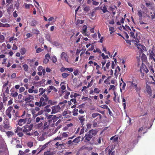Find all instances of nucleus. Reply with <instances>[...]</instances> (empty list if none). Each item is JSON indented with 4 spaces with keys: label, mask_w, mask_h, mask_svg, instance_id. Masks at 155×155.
Masks as SVG:
<instances>
[{
    "label": "nucleus",
    "mask_w": 155,
    "mask_h": 155,
    "mask_svg": "<svg viewBox=\"0 0 155 155\" xmlns=\"http://www.w3.org/2000/svg\"><path fill=\"white\" fill-rule=\"evenodd\" d=\"M130 84V86L133 89H135L136 92L139 95L141 90L140 86L138 85L137 81L136 80L133 79L131 81L128 82Z\"/></svg>",
    "instance_id": "nucleus-1"
},
{
    "label": "nucleus",
    "mask_w": 155,
    "mask_h": 155,
    "mask_svg": "<svg viewBox=\"0 0 155 155\" xmlns=\"http://www.w3.org/2000/svg\"><path fill=\"white\" fill-rule=\"evenodd\" d=\"M48 98L47 97V95L44 94L40 98V103L42 106H45L47 104L48 101Z\"/></svg>",
    "instance_id": "nucleus-2"
},
{
    "label": "nucleus",
    "mask_w": 155,
    "mask_h": 155,
    "mask_svg": "<svg viewBox=\"0 0 155 155\" xmlns=\"http://www.w3.org/2000/svg\"><path fill=\"white\" fill-rule=\"evenodd\" d=\"M60 56L61 58L63 61H65L68 63H69L68 60L69 57L67 53L62 52Z\"/></svg>",
    "instance_id": "nucleus-3"
},
{
    "label": "nucleus",
    "mask_w": 155,
    "mask_h": 155,
    "mask_svg": "<svg viewBox=\"0 0 155 155\" xmlns=\"http://www.w3.org/2000/svg\"><path fill=\"white\" fill-rule=\"evenodd\" d=\"M52 111L51 114H54L58 112L61 110L60 107L59 105H55L51 107Z\"/></svg>",
    "instance_id": "nucleus-4"
},
{
    "label": "nucleus",
    "mask_w": 155,
    "mask_h": 155,
    "mask_svg": "<svg viewBox=\"0 0 155 155\" xmlns=\"http://www.w3.org/2000/svg\"><path fill=\"white\" fill-rule=\"evenodd\" d=\"M34 97L35 95L34 94H28V95L25 97L24 100L26 102H31L34 99Z\"/></svg>",
    "instance_id": "nucleus-5"
},
{
    "label": "nucleus",
    "mask_w": 155,
    "mask_h": 155,
    "mask_svg": "<svg viewBox=\"0 0 155 155\" xmlns=\"http://www.w3.org/2000/svg\"><path fill=\"white\" fill-rule=\"evenodd\" d=\"M149 71L148 69L146 66L141 67L140 69V72L141 73V75L143 78L144 76V72L147 73Z\"/></svg>",
    "instance_id": "nucleus-6"
},
{
    "label": "nucleus",
    "mask_w": 155,
    "mask_h": 155,
    "mask_svg": "<svg viewBox=\"0 0 155 155\" xmlns=\"http://www.w3.org/2000/svg\"><path fill=\"white\" fill-rule=\"evenodd\" d=\"M92 135L90 134L89 132L85 134V136L83 138L84 139L85 141H90L92 138Z\"/></svg>",
    "instance_id": "nucleus-7"
},
{
    "label": "nucleus",
    "mask_w": 155,
    "mask_h": 155,
    "mask_svg": "<svg viewBox=\"0 0 155 155\" xmlns=\"http://www.w3.org/2000/svg\"><path fill=\"white\" fill-rule=\"evenodd\" d=\"M32 129V126L26 125L24 126V129L23 130V131L24 133H27L28 132L31 131Z\"/></svg>",
    "instance_id": "nucleus-8"
},
{
    "label": "nucleus",
    "mask_w": 155,
    "mask_h": 155,
    "mask_svg": "<svg viewBox=\"0 0 155 155\" xmlns=\"http://www.w3.org/2000/svg\"><path fill=\"white\" fill-rule=\"evenodd\" d=\"M12 109V107H9L6 110V114L7 116L9 118H11L12 117V115L11 113V112Z\"/></svg>",
    "instance_id": "nucleus-9"
},
{
    "label": "nucleus",
    "mask_w": 155,
    "mask_h": 155,
    "mask_svg": "<svg viewBox=\"0 0 155 155\" xmlns=\"http://www.w3.org/2000/svg\"><path fill=\"white\" fill-rule=\"evenodd\" d=\"M138 15L140 19H142V17H145L147 15L144 12H142L141 10L138 11Z\"/></svg>",
    "instance_id": "nucleus-10"
},
{
    "label": "nucleus",
    "mask_w": 155,
    "mask_h": 155,
    "mask_svg": "<svg viewBox=\"0 0 155 155\" xmlns=\"http://www.w3.org/2000/svg\"><path fill=\"white\" fill-rule=\"evenodd\" d=\"M26 134L30 136H32L33 137H35L39 135L37 131H34L31 133H26Z\"/></svg>",
    "instance_id": "nucleus-11"
},
{
    "label": "nucleus",
    "mask_w": 155,
    "mask_h": 155,
    "mask_svg": "<svg viewBox=\"0 0 155 155\" xmlns=\"http://www.w3.org/2000/svg\"><path fill=\"white\" fill-rule=\"evenodd\" d=\"M120 68L118 66H117L116 68V69L115 71V72L114 74V75L115 76V77L116 78H117L118 75L120 73Z\"/></svg>",
    "instance_id": "nucleus-12"
},
{
    "label": "nucleus",
    "mask_w": 155,
    "mask_h": 155,
    "mask_svg": "<svg viewBox=\"0 0 155 155\" xmlns=\"http://www.w3.org/2000/svg\"><path fill=\"white\" fill-rule=\"evenodd\" d=\"M26 119H20L18 120V125L21 126L22 125L25 124L26 122Z\"/></svg>",
    "instance_id": "nucleus-13"
},
{
    "label": "nucleus",
    "mask_w": 155,
    "mask_h": 155,
    "mask_svg": "<svg viewBox=\"0 0 155 155\" xmlns=\"http://www.w3.org/2000/svg\"><path fill=\"white\" fill-rule=\"evenodd\" d=\"M21 130L20 127H18L16 130L15 131V133H17V135L19 137H22L23 136V133L22 132H20V131Z\"/></svg>",
    "instance_id": "nucleus-14"
},
{
    "label": "nucleus",
    "mask_w": 155,
    "mask_h": 155,
    "mask_svg": "<svg viewBox=\"0 0 155 155\" xmlns=\"http://www.w3.org/2000/svg\"><path fill=\"white\" fill-rule=\"evenodd\" d=\"M69 132H63L61 133V137L62 139L63 138H65L68 137L69 136Z\"/></svg>",
    "instance_id": "nucleus-15"
},
{
    "label": "nucleus",
    "mask_w": 155,
    "mask_h": 155,
    "mask_svg": "<svg viewBox=\"0 0 155 155\" xmlns=\"http://www.w3.org/2000/svg\"><path fill=\"white\" fill-rule=\"evenodd\" d=\"M3 127L5 129H10V125L8 121H6L4 123Z\"/></svg>",
    "instance_id": "nucleus-16"
},
{
    "label": "nucleus",
    "mask_w": 155,
    "mask_h": 155,
    "mask_svg": "<svg viewBox=\"0 0 155 155\" xmlns=\"http://www.w3.org/2000/svg\"><path fill=\"white\" fill-rule=\"evenodd\" d=\"M132 41L134 43V44L137 45V48L139 49L141 46V44L140 43H139V41L138 40H133Z\"/></svg>",
    "instance_id": "nucleus-17"
},
{
    "label": "nucleus",
    "mask_w": 155,
    "mask_h": 155,
    "mask_svg": "<svg viewBox=\"0 0 155 155\" xmlns=\"http://www.w3.org/2000/svg\"><path fill=\"white\" fill-rule=\"evenodd\" d=\"M92 117L93 118H95L97 117L98 118H99L100 119L101 118V115L97 113H94L92 114Z\"/></svg>",
    "instance_id": "nucleus-18"
},
{
    "label": "nucleus",
    "mask_w": 155,
    "mask_h": 155,
    "mask_svg": "<svg viewBox=\"0 0 155 155\" xmlns=\"http://www.w3.org/2000/svg\"><path fill=\"white\" fill-rule=\"evenodd\" d=\"M31 114L33 115V118H35L37 116V111L33 109L31 110Z\"/></svg>",
    "instance_id": "nucleus-19"
},
{
    "label": "nucleus",
    "mask_w": 155,
    "mask_h": 155,
    "mask_svg": "<svg viewBox=\"0 0 155 155\" xmlns=\"http://www.w3.org/2000/svg\"><path fill=\"white\" fill-rule=\"evenodd\" d=\"M88 132L91 135H92V137L93 136H95L97 133V131L95 130H90Z\"/></svg>",
    "instance_id": "nucleus-20"
},
{
    "label": "nucleus",
    "mask_w": 155,
    "mask_h": 155,
    "mask_svg": "<svg viewBox=\"0 0 155 155\" xmlns=\"http://www.w3.org/2000/svg\"><path fill=\"white\" fill-rule=\"evenodd\" d=\"M149 53L150 58L151 59H153V58L155 56V54L153 52V51H151L150 50H149Z\"/></svg>",
    "instance_id": "nucleus-21"
},
{
    "label": "nucleus",
    "mask_w": 155,
    "mask_h": 155,
    "mask_svg": "<svg viewBox=\"0 0 155 155\" xmlns=\"http://www.w3.org/2000/svg\"><path fill=\"white\" fill-rule=\"evenodd\" d=\"M87 28V26L86 25H84L83 27L82 33H83L84 35L87 36L86 35V32Z\"/></svg>",
    "instance_id": "nucleus-22"
},
{
    "label": "nucleus",
    "mask_w": 155,
    "mask_h": 155,
    "mask_svg": "<svg viewBox=\"0 0 155 155\" xmlns=\"http://www.w3.org/2000/svg\"><path fill=\"white\" fill-rule=\"evenodd\" d=\"M48 104H50V105H53L56 104L57 102L54 101L49 100L48 99Z\"/></svg>",
    "instance_id": "nucleus-23"
},
{
    "label": "nucleus",
    "mask_w": 155,
    "mask_h": 155,
    "mask_svg": "<svg viewBox=\"0 0 155 155\" xmlns=\"http://www.w3.org/2000/svg\"><path fill=\"white\" fill-rule=\"evenodd\" d=\"M147 130V128L146 127H144L143 126L141 127L138 130V132H141L142 130L144 131H145V132H143V133L144 134L146 132V131Z\"/></svg>",
    "instance_id": "nucleus-24"
},
{
    "label": "nucleus",
    "mask_w": 155,
    "mask_h": 155,
    "mask_svg": "<svg viewBox=\"0 0 155 155\" xmlns=\"http://www.w3.org/2000/svg\"><path fill=\"white\" fill-rule=\"evenodd\" d=\"M146 91L147 92L150 94L151 93V90L150 86L148 84L146 85Z\"/></svg>",
    "instance_id": "nucleus-25"
},
{
    "label": "nucleus",
    "mask_w": 155,
    "mask_h": 155,
    "mask_svg": "<svg viewBox=\"0 0 155 155\" xmlns=\"http://www.w3.org/2000/svg\"><path fill=\"white\" fill-rule=\"evenodd\" d=\"M79 119L80 120L81 124L83 125L84 124V121L85 120V118L83 116H79Z\"/></svg>",
    "instance_id": "nucleus-26"
},
{
    "label": "nucleus",
    "mask_w": 155,
    "mask_h": 155,
    "mask_svg": "<svg viewBox=\"0 0 155 155\" xmlns=\"http://www.w3.org/2000/svg\"><path fill=\"white\" fill-rule=\"evenodd\" d=\"M110 66V62H107L106 65V66L104 67L103 68L104 71H106L107 69H108Z\"/></svg>",
    "instance_id": "nucleus-27"
},
{
    "label": "nucleus",
    "mask_w": 155,
    "mask_h": 155,
    "mask_svg": "<svg viewBox=\"0 0 155 155\" xmlns=\"http://www.w3.org/2000/svg\"><path fill=\"white\" fill-rule=\"evenodd\" d=\"M26 51V50L24 48H22L21 49L20 52L21 54L24 55Z\"/></svg>",
    "instance_id": "nucleus-28"
},
{
    "label": "nucleus",
    "mask_w": 155,
    "mask_h": 155,
    "mask_svg": "<svg viewBox=\"0 0 155 155\" xmlns=\"http://www.w3.org/2000/svg\"><path fill=\"white\" fill-rule=\"evenodd\" d=\"M45 38L49 42H51V36L49 34H47L46 35Z\"/></svg>",
    "instance_id": "nucleus-29"
},
{
    "label": "nucleus",
    "mask_w": 155,
    "mask_h": 155,
    "mask_svg": "<svg viewBox=\"0 0 155 155\" xmlns=\"http://www.w3.org/2000/svg\"><path fill=\"white\" fill-rule=\"evenodd\" d=\"M65 84L64 82H62L60 84L61 86V88L63 90H64L66 89Z\"/></svg>",
    "instance_id": "nucleus-30"
},
{
    "label": "nucleus",
    "mask_w": 155,
    "mask_h": 155,
    "mask_svg": "<svg viewBox=\"0 0 155 155\" xmlns=\"http://www.w3.org/2000/svg\"><path fill=\"white\" fill-rule=\"evenodd\" d=\"M56 18H54L53 17H51L48 19L49 21H52L53 23H54L56 21Z\"/></svg>",
    "instance_id": "nucleus-31"
},
{
    "label": "nucleus",
    "mask_w": 155,
    "mask_h": 155,
    "mask_svg": "<svg viewBox=\"0 0 155 155\" xmlns=\"http://www.w3.org/2000/svg\"><path fill=\"white\" fill-rule=\"evenodd\" d=\"M113 75V71L112 69L109 70L108 71L107 75L112 76Z\"/></svg>",
    "instance_id": "nucleus-32"
},
{
    "label": "nucleus",
    "mask_w": 155,
    "mask_h": 155,
    "mask_svg": "<svg viewBox=\"0 0 155 155\" xmlns=\"http://www.w3.org/2000/svg\"><path fill=\"white\" fill-rule=\"evenodd\" d=\"M78 109H74L73 111V115L74 116H77L78 114Z\"/></svg>",
    "instance_id": "nucleus-33"
},
{
    "label": "nucleus",
    "mask_w": 155,
    "mask_h": 155,
    "mask_svg": "<svg viewBox=\"0 0 155 155\" xmlns=\"http://www.w3.org/2000/svg\"><path fill=\"white\" fill-rule=\"evenodd\" d=\"M80 137H79L78 138L75 139L73 140L72 142H74L76 143H78L80 141V140L79 139Z\"/></svg>",
    "instance_id": "nucleus-34"
},
{
    "label": "nucleus",
    "mask_w": 155,
    "mask_h": 155,
    "mask_svg": "<svg viewBox=\"0 0 155 155\" xmlns=\"http://www.w3.org/2000/svg\"><path fill=\"white\" fill-rule=\"evenodd\" d=\"M38 91L39 92L43 94L46 91V89L41 87L39 89Z\"/></svg>",
    "instance_id": "nucleus-35"
},
{
    "label": "nucleus",
    "mask_w": 155,
    "mask_h": 155,
    "mask_svg": "<svg viewBox=\"0 0 155 155\" xmlns=\"http://www.w3.org/2000/svg\"><path fill=\"white\" fill-rule=\"evenodd\" d=\"M5 107H4V105L2 102L0 103V111L2 110H4Z\"/></svg>",
    "instance_id": "nucleus-36"
},
{
    "label": "nucleus",
    "mask_w": 155,
    "mask_h": 155,
    "mask_svg": "<svg viewBox=\"0 0 155 155\" xmlns=\"http://www.w3.org/2000/svg\"><path fill=\"white\" fill-rule=\"evenodd\" d=\"M126 101L125 99L123 97L122 98V102H124V103L123 104V106L124 107V109H125L126 107V104L125 103V102Z\"/></svg>",
    "instance_id": "nucleus-37"
},
{
    "label": "nucleus",
    "mask_w": 155,
    "mask_h": 155,
    "mask_svg": "<svg viewBox=\"0 0 155 155\" xmlns=\"http://www.w3.org/2000/svg\"><path fill=\"white\" fill-rule=\"evenodd\" d=\"M50 89H51V90H53L54 92H57L58 91L57 89L53 86H50Z\"/></svg>",
    "instance_id": "nucleus-38"
},
{
    "label": "nucleus",
    "mask_w": 155,
    "mask_h": 155,
    "mask_svg": "<svg viewBox=\"0 0 155 155\" xmlns=\"http://www.w3.org/2000/svg\"><path fill=\"white\" fill-rule=\"evenodd\" d=\"M109 31H110V34H112L115 31L114 28L113 27H109Z\"/></svg>",
    "instance_id": "nucleus-39"
},
{
    "label": "nucleus",
    "mask_w": 155,
    "mask_h": 155,
    "mask_svg": "<svg viewBox=\"0 0 155 155\" xmlns=\"http://www.w3.org/2000/svg\"><path fill=\"white\" fill-rule=\"evenodd\" d=\"M44 155H53V153L50 151H47L44 153Z\"/></svg>",
    "instance_id": "nucleus-40"
},
{
    "label": "nucleus",
    "mask_w": 155,
    "mask_h": 155,
    "mask_svg": "<svg viewBox=\"0 0 155 155\" xmlns=\"http://www.w3.org/2000/svg\"><path fill=\"white\" fill-rule=\"evenodd\" d=\"M10 95L12 97H17L18 95V93L17 92H15L13 93L10 94Z\"/></svg>",
    "instance_id": "nucleus-41"
},
{
    "label": "nucleus",
    "mask_w": 155,
    "mask_h": 155,
    "mask_svg": "<svg viewBox=\"0 0 155 155\" xmlns=\"http://www.w3.org/2000/svg\"><path fill=\"white\" fill-rule=\"evenodd\" d=\"M52 59L53 62L55 63L57 61V58L55 56H54L52 57Z\"/></svg>",
    "instance_id": "nucleus-42"
},
{
    "label": "nucleus",
    "mask_w": 155,
    "mask_h": 155,
    "mask_svg": "<svg viewBox=\"0 0 155 155\" xmlns=\"http://www.w3.org/2000/svg\"><path fill=\"white\" fill-rule=\"evenodd\" d=\"M69 74L67 73H63L62 74V76L63 78H65L68 76Z\"/></svg>",
    "instance_id": "nucleus-43"
},
{
    "label": "nucleus",
    "mask_w": 155,
    "mask_h": 155,
    "mask_svg": "<svg viewBox=\"0 0 155 155\" xmlns=\"http://www.w3.org/2000/svg\"><path fill=\"white\" fill-rule=\"evenodd\" d=\"M4 39L5 37L3 35H1L0 36V42H3L4 41Z\"/></svg>",
    "instance_id": "nucleus-44"
},
{
    "label": "nucleus",
    "mask_w": 155,
    "mask_h": 155,
    "mask_svg": "<svg viewBox=\"0 0 155 155\" xmlns=\"http://www.w3.org/2000/svg\"><path fill=\"white\" fill-rule=\"evenodd\" d=\"M92 3L94 5H97L99 4V2L97 0H92Z\"/></svg>",
    "instance_id": "nucleus-45"
},
{
    "label": "nucleus",
    "mask_w": 155,
    "mask_h": 155,
    "mask_svg": "<svg viewBox=\"0 0 155 155\" xmlns=\"http://www.w3.org/2000/svg\"><path fill=\"white\" fill-rule=\"evenodd\" d=\"M101 9L104 13H105L106 12H108V11L107 10V7L105 6Z\"/></svg>",
    "instance_id": "nucleus-46"
},
{
    "label": "nucleus",
    "mask_w": 155,
    "mask_h": 155,
    "mask_svg": "<svg viewBox=\"0 0 155 155\" xmlns=\"http://www.w3.org/2000/svg\"><path fill=\"white\" fill-rule=\"evenodd\" d=\"M101 56L102 57L103 59L104 60L109 58V57H108V56L107 55L105 56L104 55V53L102 54Z\"/></svg>",
    "instance_id": "nucleus-47"
},
{
    "label": "nucleus",
    "mask_w": 155,
    "mask_h": 155,
    "mask_svg": "<svg viewBox=\"0 0 155 155\" xmlns=\"http://www.w3.org/2000/svg\"><path fill=\"white\" fill-rule=\"evenodd\" d=\"M23 67L24 68L25 71H28V67L27 64H24L23 65Z\"/></svg>",
    "instance_id": "nucleus-48"
},
{
    "label": "nucleus",
    "mask_w": 155,
    "mask_h": 155,
    "mask_svg": "<svg viewBox=\"0 0 155 155\" xmlns=\"http://www.w3.org/2000/svg\"><path fill=\"white\" fill-rule=\"evenodd\" d=\"M13 133L11 131H8L6 133V134L9 137L13 135Z\"/></svg>",
    "instance_id": "nucleus-49"
},
{
    "label": "nucleus",
    "mask_w": 155,
    "mask_h": 155,
    "mask_svg": "<svg viewBox=\"0 0 155 155\" xmlns=\"http://www.w3.org/2000/svg\"><path fill=\"white\" fill-rule=\"evenodd\" d=\"M115 8H116L115 6H111L109 7V10L110 11H112L113 12L115 10Z\"/></svg>",
    "instance_id": "nucleus-50"
},
{
    "label": "nucleus",
    "mask_w": 155,
    "mask_h": 155,
    "mask_svg": "<svg viewBox=\"0 0 155 155\" xmlns=\"http://www.w3.org/2000/svg\"><path fill=\"white\" fill-rule=\"evenodd\" d=\"M25 90V89L24 87H21L19 88V92L20 93H22V92L24 91Z\"/></svg>",
    "instance_id": "nucleus-51"
},
{
    "label": "nucleus",
    "mask_w": 155,
    "mask_h": 155,
    "mask_svg": "<svg viewBox=\"0 0 155 155\" xmlns=\"http://www.w3.org/2000/svg\"><path fill=\"white\" fill-rule=\"evenodd\" d=\"M100 91V90L99 89L97 88H96L94 89V92L97 94H98Z\"/></svg>",
    "instance_id": "nucleus-52"
},
{
    "label": "nucleus",
    "mask_w": 155,
    "mask_h": 155,
    "mask_svg": "<svg viewBox=\"0 0 155 155\" xmlns=\"http://www.w3.org/2000/svg\"><path fill=\"white\" fill-rule=\"evenodd\" d=\"M43 50V49H41L40 48H38L36 49V53H39L42 51Z\"/></svg>",
    "instance_id": "nucleus-53"
},
{
    "label": "nucleus",
    "mask_w": 155,
    "mask_h": 155,
    "mask_svg": "<svg viewBox=\"0 0 155 155\" xmlns=\"http://www.w3.org/2000/svg\"><path fill=\"white\" fill-rule=\"evenodd\" d=\"M93 52L94 53L97 52L99 53H101V51L99 48H97L96 49H94V50Z\"/></svg>",
    "instance_id": "nucleus-54"
},
{
    "label": "nucleus",
    "mask_w": 155,
    "mask_h": 155,
    "mask_svg": "<svg viewBox=\"0 0 155 155\" xmlns=\"http://www.w3.org/2000/svg\"><path fill=\"white\" fill-rule=\"evenodd\" d=\"M112 150H110V149H109L108 150V154L109 155H114V152H111Z\"/></svg>",
    "instance_id": "nucleus-55"
},
{
    "label": "nucleus",
    "mask_w": 155,
    "mask_h": 155,
    "mask_svg": "<svg viewBox=\"0 0 155 155\" xmlns=\"http://www.w3.org/2000/svg\"><path fill=\"white\" fill-rule=\"evenodd\" d=\"M25 8L26 9L29 8L30 6L32 5L31 4H25Z\"/></svg>",
    "instance_id": "nucleus-56"
},
{
    "label": "nucleus",
    "mask_w": 155,
    "mask_h": 155,
    "mask_svg": "<svg viewBox=\"0 0 155 155\" xmlns=\"http://www.w3.org/2000/svg\"><path fill=\"white\" fill-rule=\"evenodd\" d=\"M40 117H37L35 118V120H34V121L36 123H38L40 121Z\"/></svg>",
    "instance_id": "nucleus-57"
},
{
    "label": "nucleus",
    "mask_w": 155,
    "mask_h": 155,
    "mask_svg": "<svg viewBox=\"0 0 155 155\" xmlns=\"http://www.w3.org/2000/svg\"><path fill=\"white\" fill-rule=\"evenodd\" d=\"M124 28L127 31L128 30H131L130 28L127 25H125L124 27L123 26Z\"/></svg>",
    "instance_id": "nucleus-58"
},
{
    "label": "nucleus",
    "mask_w": 155,
    "mask_h": 155,
    "mask_svg": "<svg viewBox=\"0 0 155 155\" xmlns=\"http://www.w3.org/2000/svg\"><path fill=\"white\" fill-rule=\"evenodd\" d=\"M33 145V143L32 142H29L28 143V146L30 148L32 147Z\"/></svg>",
    "instance_id": "nucleus-59"
},
{
    "label": "nucleus",
    "mask_w": 155,
    "mask_h": 155,
    "mask_svg": "<svg viewBox=\"0 0 155 155\" xmlns=\"http://www.w3.org/2000/svg\"><path fill=\"white\" fill-rule=\"evenodd\" d=\"M3 96H4V97H3V101L4 102L7 101V97L5 96L4 93H3Z\"/></svg>",
    "instance_id": "nucleus-60"
},
{
    "label": "nucleus",
    "mask_w": 155,
    "mask_h": 155,
    "mask_svg": "<svg viewBox=\"0 0 155 155\" xmlns=\"http://www.w3.org/2000/svg\"><path fill=\"white\" fill-rule=\"evenodd\" d=\"M18 49V47L16 46L15 44H14L13 45L12 49L13 50H16Z\"/></svg>",
    "instance_id": "nucleus-61"
},
{
    "label": "nucleus",
    "mask_w": 155,
    "mask_h": 155,
    "mask_svg": "<svg viewBox=\"0 0 155 155\" xmlns=\"http://www.w3.org/2000/svg\"><path fill=\"white\" fill-rule=\"evenodd\" d=\"M70 93L69 92L67 91L66 92V94L64 96V98L66 99H67L68 97V96L70 95Z\"/></svg>",
    "instance_id": "nucleus-62"
},
{
    "label": "nucleus",
    "mask_w": 155,
    "mask_h": 155,
    "mask_svg": "<svg viewBox=\"0 0 155 155\" xmlns=\"http://www.w3.org/2000/svg\"><path fill=\"white\" fill-rule=\"evenodd\" d=\"M130 36L133 37V38H135V37L134 35V32L131 31L130 32Z\"/></svg>",
    "instance_id": "nucleus-63"
},
{
    "label": "nucleus",
    "mask_w": 155,
    "mask_h": 155,
    "mask_svg": "<svg viewBox=\"0 0 155 155\" xmlns=\"http://www.w3.org/2000/svg\"><path fill=\"white\" fill-rule=\"evenodd\" d=\"M78 69H76L73 72L75 76L77 75L78 74Z\"/></svg>",
    "instance_id": "nucleus-64"
}]
</instances>
